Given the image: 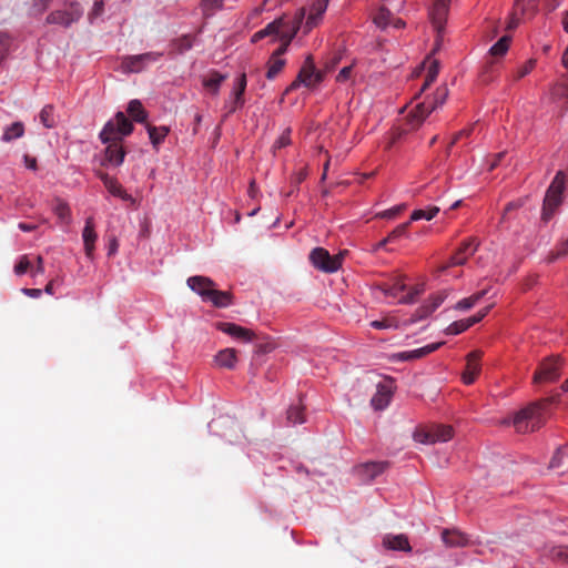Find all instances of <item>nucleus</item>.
<instances>
[{
	"instance_id": "52",
	"label": "nucleus",
	"mask_w": 568,
	"mask_h": 568,
	"mask_svg": "<svg viewBox=\"0 0 568 568\" xmlns=\"http://www.w3.org/2000/svg\"><path fill=\"white\" fill-rule=\"evenodd\" d=\"M31 266V263L27 255H22L19 260V262L14 266V273L17 275L24 274Z\"/></svg>"
},
{
	"instance_id": "55",
	"label": "nucleus",
	"mask_w": 568,
	"mask_h": 568,
	"mask_svg": "<svg viewBox=\"0 0 568 568\" xmlns=\"http://www.w3.org/2000/svg\"><path fill=\"white\" fill-rule=\"evenodd\" d=\"M423 292V287H415L407 295L400 297L399 303L402 304H412L415 301V297Z\"/></svg>"
},
{
	"instance_id": "36",
	"label": "nucleus",
	"mask_w": 568,
	"mask_h": 568,
	"mask_svg": "<svg viewBox=\"0 0 568 568\" xmlns=\"http://www.w3.org/2000/svg\"><path fill=\"white\" fill-rule=\"evenodd\" d=\"M297 32L296 28H288L287 33H283V37H281L278 40H281L282 44L273 52L272 55H276L277 58H281L287 50L290 43L292 42L293 38L295 37Z\"/></svg>"
},
{
	"instance_id": "53",
	"label": "nucleus",
	"mask_w": 568,
	"mask_h": 568,
	"mask_svg": "<svg viewBox=\"0 0 568 568\" xmlns=\"http://www.w3.org/2000/svg\"><path fill=\"white\" fill-rule=\"evenodd\" d=\"M104 11V2L102 0H97L93 4L92 10L89 13V20L92 23L94 19L102 16Z\"/></svg>"
},
{
	"instance_id": "24",
	"label": "nucleus",
	"mask_w": 568,
	"mask_h": 568,
	"mask_svg": "<svg viewBox=\"0 0 568 568\" xmlns=\"http://www.w3.org/2000/svg\"><path fill=\"white\" fill-rule=\"evenodd\" d=\"M443 344L444 342L432 343L417 349L402 352L399 358L403 361L418 359L437 351Z\"/></svg>"
},
{
	"instance_id": "13",
	"label": "nucleus",
	"mask_w": 568,
	"mask_h": 568,
	"mask_svg": "<svg viewBox=\"0 0 568 568\" xmlns=\"http://www.w3.org/2000/svg\"><path fill=\"white\" fill-rule=\"evenodd\" d=\"M216 328L242 342H251L255 337V333L253 331L234 323L220 322L216 324Z\"/></svg>"
},
{
	"instance_id": "56",
	"label": "nucleus",
	"mask_w": 568,
	"mask_h": 568,
	"mask_svg": "<svg viewBox=\"0 0 568 568\" xmlns=\"http://www.w3.org/2000/svg\"><path fill=\"white\" fill-rule=\"evenodd\" d=\"M222 7V0H203V9L206 14Z\"/></svg>"
},
{
	"instance_id": "7",
	"label": "nucleus",
	"mask_w": 568,
	"mask_h": 568,
	"mask_svg": "<svg viewBox=\"0 0 568 568\" xmlns=\"http://www.w3.org/2000/svg\"><path fill=\"white\" fill-rule=\"evenodd\" d=\"M540 406L530 405L519 410L514 417V426L518 433L534 432L539 427L541 420Z\"/></svg>"
},
{
	"instance_id": "41",
	"label": "nucleus",
	"mask_w": 568,
	"mask_h": 568,
	"mask_svg": "<svg viewBox=\"0 0 568 568\" xmlns=\"http://www.w3.org/2000/svg\"><path fill=\"white\" fill-rule=\"evenodd\" d=\"M511 38L509 36L501 37L489 50V53L494 57L504 55L509 48Z\"/></svg>"
},
{
	"instance_id": "31",
	"label": "nucleus",
	"mask_w": 568,
	"mask_h": 568,
	"mask_svg": "<svg viewBox=\"0 0 568 568\" xmlns=\"http://www.w3.org/2000/svg\"><path fill=\"white\" fill-rule=\"evenodd\" d=\"M225 78L226 77L220 72L212 71L206 78H204L203 85L216 94L221 83L225 80Z\"/></svg>"
},
{
	"instance_id": "61",
	"label": "nucleus",
	"mask_w": 568,
	"mask_h": 568,
	"mask_svg": "<svg viewBox=\"0 0 568 568\" xmlns=\"http://www.w3.org/2000/svg\"><path fill=\"white\" fill-rule=\"evenodd\" d=\"M471 130L470 129H466V130H462L459 131L458 133L455 134L453 141L450 142V144L448 145L447 148V154H449L450 152V148L456 144L458 141H460L464 136H468L470 134Z\"/></svg>"
},
{
	"instance_id": "15",
	"label": "nucleus",
	"mask_w": 568,
	"mask_h": 568,
	"mask_svg": "<svg viewBox=\"0 0 568 568\" xmlns=\"http://www.w3.org/2000/svg\"><path fill=\"white\" fill-rule=\"evenodd\" d=\"M97 176L103 182L105 189L113 195L122 199L123 201L133 202V197L118 183L115 178L110 176L105 172L98 171Z\"/></svg>"
},
{
	"instance_id": "33",
	"label": "nucleus",
	"mask_w": 568,
	"mask_h": 568,
	"mask_svg": "<svg viewBox=\"0 0 568 568\" xmlns=\"http://www.w3.org/2000/svg\"><path fill=\"white\" fill-rule=\"evenodd\" d=\"M486 293H487V291L483 290L480 292H477V293L470 295L469 297L460 300L455 305V310L467 311V310L471 308L486 295Z\"/></svg>"
},
{
	"instance_id": "58",
	"label": "nucleus",
	"mask_w": 568,
	"mask_h": 568,
	"mask_svg": "<svg viewBox=\"0 0 568 568\" xmlns=\"http://www.w3.org/2000/svg\"><path fill=\"white\" fill-rule=\"evenodd\" d=\"M352 70H353V67H352V65L344 67V68L338 72V74L336 75V81H337V82H345V81H347V80L351 78Z\"/></svg>"
},
{
	"instance_id": "10",
	"label": "nucleus",
	"mask_w": 568,
	"mask_h": 568,
	"mask_svg": "<svg viewBox=\"0 0 568 568\" xmlns=\"http://www.w3.org/2000/svg\"><path fill=\"white\" fill-rule=\"evenodd\" d=\"M453 437V428L448 425H433L427 429L417 430L414 434L415 440L423 444H435L447 442Z\"/></svg>"
},
{
	"instance_id": "22",
	"label": "nucleus",
	"mask_w": 568,
	"mask_h": 568,
	"mask_svg": "<svg viewBox=\"0 0 568 568\" xmlns=\"http://www.w3.org/2000/svg\"><path fill=\"white\" fill-rule=\"evenodd\" d=\"M392 389L387 384H378L375 395L371 399V404L375 409H384L390 402Z\"/></svg>"
},
{
	"instance_id": "45",
	"label": "nucleus",
	"mask_w": 568,
	"mask_h": 568,
	"mask_svg": "<svg viewBox=\"0 0 568 568\" xmlns=\"http://www.w3.org/2000/svg\"><path fill=\"white\" fill-rule=\"evenodd\" d=\"M469 327H470V324L467 318L459 320V321H455L454 323L448 325L447 328L445 329V333L447 335H457V334L465 332Z\"/></svg>"
},
{
	"instance_id": "28",
	"label": "nucleus",
	"mask_w": 568,
	"mask_h": 568,
	"mask_svg": "<svg viewBox=\"0 0 568 568\" xmlns=\"http://www.w3.org/2000/svg\"><path fill=\"white\" fill-rule=\"evenodd\" d=\"M146 130L154 148H158L164 141L165 136L169 133L168 126H153L151 124H148Z\"/></svg>"
},
{
	"instance_id": "39",
	"label": "nucleus",
	"mask_w": 568,
	"mask_h": 568,
	"mask_svg": "<svg viewBox=\"0 0 568 568\" xmlns=\"http://www.w3.org/2000/svg\"><path fill=\"white\" fill-rule=\"evenodd\" d=\"M53 211L60 220L61 224L69 225L71 223V211L65 202L59 201L55 204Z\"/></svg>"
},
{
	"instance_id": "9",
	"label": "nucleus",
	"mask_w": 568,
	"mask_h": 568,
	"mask_svg": "<svg viewBox=\"0 0 568 568\" xmlns=\"http://www.w3.org/2000/svg\"><path fill=\"white\" fill-rule=\"evenodd\" d=\"M82 13L83 11L78 2H70L65 9L52 11L47 17V23L68 28L79 21Z\"/></svg>"
},
{
	"instance_id": "30",
	"label": "nucleus",
	"mask_w": 568,
	"mask_h": 568,
	"mask_svg": "<svg viewBox=\"0 0 568 568\" xmlns=\"http://www.w3.org/2000/svg\"><path fill=\"white\" fill-rule=\"evenodd\" d=\"M24 134V124L20 121L13 122L6 128L2 141L11 142L12 140L19 139Z\"/></svg>"
},
{
	"instance_id": "40",
	"label": "nucleus",
	"mask_w": 568,
	"mask_h": 568,
	"mask_svg": "<svg viewBox=\"0 0 568 568\" xmlns=\"http://www.w3.org/2000/svg\"><path fill=\"white\" fill-rule=\"evenodd\" d=\"M171 45L178 53H183L192 48L193 37H191L190 34H184L178 39H174Z\"/></svg>"
},
{
	"instance_id": "42",
	"label": "nucleus",
	"mask_w": 568,
	"mask_h": 568,
	"mask_svg": "<svg viewBox=\"0 0 568 568\" xmlns=\"http://www.w3.org/2000/svg\"><path fill=\"white\" fill-rule=\"evenodd\" d=\"M439 212L438 206H430L426 210H415L410 215V221L427 220L430 221Z\"/></svg>"
},
{
	"instance_id": "29",
	"label": "nucleus",
	"mask_w": 568,
	"mask_h": 568,
	"mask_svg": "<svg viewBox=\"0 0 568 568\" xmlns=\"http://www.w3.org/2000/svg\"><path fill=\"white\" fill-rule=\"evenodd\" d=\"M286 61L282 58H277L276 55H271L267 61V72L266 78L268 80H274L285 67Z\"/></svg>"
},
{
	"instance_id": "38",
	"label": "nucleus",
	"mask_w": 568,
	"mask_h": 568,
	"mask_svg": "<svg viewBox=\"0 0 568 568\" xmlns=\"http://www.w3.org/2000/svg\"><path fill=\"white\" fill-rule=\"evenodd\" d=\"M568 255V239L560 241L556 247L549 252L547 262L552 263L558 258H562Z\"/></svg>"
},
{
	"instance_id": "2",
	"label": "nucleus",
	"mask_w": 568,
	"mask_h": 568,
	"mask_svg": "<svg viewBox=\"0 0 568 568\" xmlns=\"http://www.w3.org/2000/svg\"><path fill=\"white\" fill-rule=\"evenodd\" d=\"M186 284L201 296L203 302H209L214 307L225 308L233 303L232 294L227 291L217 290L215 282L210 277L194 275L187 278Z\"/></svg>"
},
{
	"instance_id": "27",
	"label": "nucleus",
	"mask_w": 568,
	"mask_h": 568,
	"mask_svg": "<svg viewBox=\"0 0 568 568\" xmlns=\"http://www.w3.org/2000/svg\"><path fill=\"white\" fill-rule=\"evenodd\" d=\"M128 113L130 116L139 123L146 121L148 114L139 100H131L128 105Z\"/></svg>"
},
{
	"instance_id": "26",
	"label": "nucleus",
	"mask_w": 568,
	"mask_h": 568,
	"mask_svg": "<svg viewBox=\"0 0 568 568\" xmlns=\"http://www.w3.org/2000/svg\"><path fill=\"white\" fill-rule=\"evenodd\" d=\"M328 0H317L311 8L310 13L306 19V27L313 28L318 21L322 19L323 13L327 8Z\"/></svg>"
},
{
	"instance_id": "37",
	"label": "nucleus",
	"mask_w": 568,
	"mask_h": 568,
	"mask_svg": "<svg viewBox=\"0 0 568 568\" xmlns=\"http://www.w3.org/2000/svg\"><path fill=\"white\" fill-rule=\"evenodd\" d=\"M546 554L551 560L568 564V546H551Z\"/></svg>"
},
{
	"instance_id": "48",
	"label": "nucleus",
	"mask_w": 568,
	"mask_h": 568,
	"mask_svg": "<svg viewBox=\"0 0 568 568\" xmlns=\"http://www.w3.org/2000/svg\"><path fill=\"white\" fill-rule=\"evenodd\" d=\"M536 67V60L535 59H529L528 61H526L523 65H520L515 74H514V79L515 80H519L524 77H526L527 74H529L534 68Z\"/></svg>"
},
{
	"instance_id": "62",
	"label": "nucleus",
	"mask_w": 568,
	"mask_h": 568,
	"mask_svg": "<svg viewBox=\"0 0 568 568\" xmlns=\"http://www.w3.org/2000/svg\"><path fill=\"white\" fill-rule=\"evenodd\" d=\"M402 211L400 206H396L379 213L377 216L383 219H393Z\"/></svg>"
},
{
	"instance_id": "51",
	"label": "nucleus",
	"mask_w": 568,
	"mask_h": 568,
	"mask_svg": "<svg viewBox=\"0 0 568 568\" xmlns=\"http://www.w3.org/2000/svg\"><path fill=\"white\" fill-rule=\"evenodd\" d=\"M539 0H525L521 2V6L519 8H516V10H519L521 14H526L529 10H531V14H535L537 12Z\"/></svg>"
},
{
	"instance_id": "25",
	"label": "nucleus",
	"mask_w": 568,
	"mask_h": 568,
	"mask_svg": "<svg viewBox=\"0 0 568 568\" xmlns=\"http://www.w3.org/2000/svg\"><path fill=\"white\" fill-rule=\"evenodd\" d=\"M246 83H247L246 74L242 73L236 79V84H235V88H234V91H233L234 100H233V103L231 105L230 112H234L239 108L243 106V104H244L243 95H244V92H245V89H246Z\"/></svg>"
},
{
	"instance_id": "57",
	"label": "nucleus",
	"mask_w": 568,
	"mask_h": 568,
	"mask_svg": "<svg viewBox=\"0 0 568 568\" xmlns=\"http://www.w3.org/2000/svg\"><path fill=\"white\" fill-rule=\"evenodd\" d=\"M490 308H491V306H487V307L480 310L477 314L468 317L467 320H468L470 326L475 325L476 323H479L488 314Z\"/></svg>"
},
{
	"instance_id": "17",
	"label": "nucleus",
	"mask_w": 568,
	"mask_h": 568,
	"mask_svg": "<svg viewBox=\"0 0 568 568\" xmlns=\"http://www.w3.org/2000/svg\"><path fill=\"white\" fill-rule=\"evenodd\" d=\"M297 26L292 21H287L285 18H278L270 22L265 28L262 29L265 37H273L274 40L283 37V33H287L288 28H296Z\"/></svg>"
},
{
	"instance_id": "54",
	"label": "nucleus",
	"mask_w": 568,
	"mask_h": 568,
	"mask_svg": "<svg viewBox=\"0 0 568 568\" xmlns=\"http://www.w3.org/2000/svg\"><path fill=\"white\" fill-rule=\"evenodd\" d=\"M52 0H33L31 6L32 14H40L47 10Z\"/></svg>"
},
{
	"instance_id": "20",
	"label": "nucleus",
	"mask_w": 568,
	"mask_h": 568,
	"mask_svg": "<svg viewBox=\"0 0 568 568\" xmlns=\"http://www.w3.org/2000/svg\"><path fill=\"white\" fill-rule=\"evenodd\" d=\"M383 545H384V547H386L387 549H390V550H400V551H406V552L412 551V547L409 545L408 538L403 534L395 535V536L386 535L383 538Z\"/></svg>"
},
{
	"instance_id": "59",
	"label": "nucleus",
	"mask_w": 568,
	"mask_h": 568,
	"mask_svg": "<svg viewBox=\"0 0 568 568\" xmlns=\"http://www.w3.org/2000/svg\"><path fill=\"white\" fill-rule=\"evenodd\" d=\"M446 297H447V294L445 292H440V293L433 295L429 298V302L437 310L443 304V302L445 301Z\"/></svg>"
},
{
	"instance_id": "1",
	"label": "nucleus",
	"mask_w": 568,
	"mask_h": 568,
	"mask_svg": "<svg viewBox=\"0 0 568 568\" xmlns=\"http://www.w3.org/2000/svg\"><path fill=\"white\" fill-rule=\"evenodd\" d=\"M132 131L133 124L123 112H118L114 119L105 123L99 135L101 142L106 144L102 165L119 168L123 163L126 152L122 145V139Z\"/></svg>"
},
{
	"instance_id": "5",
	"label": "nucleus",
	"mask_w": 568,
	"mask_h": 568,
	"mask_svg": "<svg viewBox=\"0 0 568 568\" xmlns=\"http://www.w3.org/2000/svg\"><path fill=\"white\" fill-rule=\"evenodd\" d=\"M324 79V71L316 70L313 55H307L296 79L287 87L286 93L296 90L300 85L308 89L315 88Z\"/></svg>"
},
{
	"instance_id": "47",
	"label": "nucleus",
	"mask_w": 568,
	"mask_h": 568,
	"mask_svg": "<svg viewBox=\"0 0 568 568\" xmlns=\"http://www.w3.org/2000/svg\"><path fill=\"white\" fill-rule=\"evenodd\" d=\"M435 311H436V308L428 301L427 303H425L424 305H422L420 307H418L416 310V312L414 314V317H413V322H417V321L424 320V318L429 316Z\"/></svg>"
},
{
	"instance_id": "6",
	"label": "nucleus",
	"mask_w": 568,
	"mask_h": 568,
	"mask_svg": "<svg viewBox=\"0 0 568 568\" xmlns=\"http://www.w3.org/2000/svg\"><path fill=\"white\" fill-rule=\"evenodd\" d=\"M562 359L559 355H552L542 359L532 376L534 384L552 383L560 377Z\"/></svg>"
},
{
	"instance_id": "46",
	"label": "nucleus",
	"mask_w": 568,
	"mask_h": 568,
	"mask_svg": "<svg viewBox=\"0 0 568 568\" xmlns=\"http://www.w3.org/2000/svg\"><path fill=\"white\" fill-rule=\"evenodd\" d=\"M371 326L375 329H390L398 327V321L394 317H385L371 322Z\"/></svg>"
},
{
	"instance_id": "11",
	"label": "nucleus",
	"mask_w": 568,
	"mask_h": 568,
	"mask_svg": "<svg viewBox=\"0 0 568 568\" xmlns=\"http://www.w3.org/2000/svg\"><path fill=\"white\" fill-rule=\"evenodd\" d=\"M162 55L161 52L126 55L122 59L121 69L124 73H138L141 72L146 64L156 62Z\"/></svg>"
},
{
	"instance_id": "4",
	"label": "nucleus",
	"mask_w": 568,
	"mask_h": 568,
	"mask_svg": "<svg viewBox=\"0 0 568 568\" xmlns=\"http://www.w3.org/2000/svg\"><path fill=\"white\" fill-rule=\"evenodd\" d=\"M566 176L562 171H558L551 181L544 200L542 219L548 221L554 211L560 205L562 201V193L565 190Z\"/></svg>"
},
{
	"instance_id": "60",
	"label": "nucleus",
	"mask_w": 568,
	"mask_h": 568,
	"mask_svg": "<svg viewBox=\"0 0 568 568\" xmlns=\"http://www.w3.org/2000/svg\"><path fill=\"white\" fill-rule=\"evenodd\" d=\"M521 206V202L520 201H514V202H509L505 209H504V213H503V217H501V221H505L507 215L515 211V210H518L519 207Z\"/></svg>"
},
{
	"instance_id": "18",
	"label": "nucleus",
	"mask_w": 568,
	"mask_h": 568,
	"mask_svg": "<svg viewBox=\"0 0 568 568\" xmlns=\"http://www.w3.org/2000/svg\"><path fill=\"white\" fill-rule=\"evenodd\" d=\"M82 239L87 257L93 258L94 244L98 239V235L94 231L93 217L91 216L85 220V225L82 231Z\"/></svg>"
},
{
	"instance_id": "3",
	"label": "nucleus",
	"mask_w": 568,
	"mask_h": 568,
	"mask_svg": "<svg viewBox=\"0 0 568 568\" xmlns=\"http://www.w3.org/2000/svg\"><path fill=\"white\" fill-rule=\"evenodd\" d=\"M448 88L446 85H440L437 88L434 93L432 102H422L418 103L415 109H413L406 120L409 129L414 130L420 126V124L425 121V119L437 108L442 106L447 98H448Z\"/></svg>"
},
{
	"instance_id": "44",
	"label": "nucleus",
	"mask_w": 568,
	"mask_h": 568,
	"mask_svg": "<svg viewBox=\"0 0 568 568\" xmlns=\"http://www.w3.org/2000/svg\"><path fill=\"white\" fill-rule=\"evenodd\" d=\"M439 72V67L437 61H433L428 67L427 74L424 81L423 87L419 90V93L424 92L437 78Z\"/></svg>"
},
{
	"instance_id": "23",
	"label": "nucleus",
	"mask_w": 568,
	"mask_h": 568,
	"mask_svg": "<svg viewBox=\"0 0 568 568\" xmlns=\"http://www.w3.org/2000/svg\"><path fill=\"white\" fill-rule=\"evenodd\" d=\"M236 353L234 348H224L215 355L214 362L221 368L233 369L237 363Z\"/></svg>"
},
{
	"instance_id": "63",
	"label": "nucleus",
	"mask_w": 568,
	"mask_h": 568,
	"mask_svg": "<svg viewBox=\"0 0 568 568\" xmlns=\"http://www.w3.org/2000/svg\"><path fill=\"white\" fill-rule=\"evenodd\" d=\"M119 242L115 236L109 239L108 254L114 255L118 252Z\"/></svg>"
},
{
	"instance_id": "21",
	"label": "nucleus",
	"mask_w": 568,
	"mask_h": 568,
	"mask_svg": "<svg viewBox=\"0 0 568 568\" xmlns=\"http://www.w3.org/2000/svg\"><path fill=\"white\" fill-rule=\"evenodd\" d=\"M448 2L449 0H436L434 2L433 9L430 11V17L433 24L437 29V31H440L445 22L446 14L448 11Z\"/></svg>"
},
{
	"instance_id": "35",
	"label": "nucleus",
	"mask_w": 568,
	"mask_h": 568,
	"mask_svg": "<svg viewBox=\"0 0 568 568\" xmlns=\"http://www.w3.org/2000/svg\"><path fill=\"white\" fill-rule=\"evenodd\" d=\"M286 419L291 425L303 424L305 422L304 407L301 404L290 406Z\"/></svg>"
},
{
	"instance_id": "12",
	"label": "nucleus",
	"mask_w": 568,
	"mask_h": 568,
	"mask_svg": "<svg viewBox=\"0 0 568 568\" xmlns=\"http://www.w3.org/2000/svg\"><path fill=\"white\" fill-rule=\"evenodd\" d=\"M478 243L474 239H469L460 245L457 252L450 257L447 265L443 266L440 271H445L449 266L464 265L469 256L477 251Z\"/></svg>"
},
{
	"instance_id": "16",
	"label": "nucleus",
	"mask_w": 568,
	"mask_h": 568,
	"mask_svg": "<svg viewBox=\"0 0 568 568\" xmlns=\"http://www.w3.org/2000/svg\"><path fill=\"white\" fill-rule=\"evenodd\" d=\"M388 466V462H367L357 467V473L364 480H373L382 475Z\"/></svg>"
},
{
	"instance_id": "64",
	"label": "nucleus",
	"mask_w": 568,
	"mask_h": 568,
	"mask_svg": "<svg viewBox=\"0 0 568 568\" xmlns=\"http://www.w3.org/2000/svg\"><path fill=\"white\" fill-rule=\"evenodd\" d=\"M339 60H341V55L335 54L329 61L326 62L325 71L326 72L332 71L338 64Z\"/></svg>"
},
{
	"instance_id": "8",
	"label": "nucleus",
	"mask_w": 568,
	"mask_h": 568,
	"mask_svg": "<svg viewBox=\"0 0 568 568\" xmlns=\"http://www.w3.org/2000/svg\"><path fill=\"white\" fill-rule=\"evenodd\" d=\"M310 260L316 268L334 273L342 266L343 253L332 256L327 250L316 247L311 252Z\"/></svg>"
},
{
	"instance_id": "32",
	"label": "nucleus",
	"mask_w": 568,
	"mask_h": 568,
	"mask_svg": "<svg viewBox=\"0 0 568 568\" xmlns=\"http://www.w3.org/2000/svg\"><path fill=\"white\" fill-rule=\"evenodd\" d=\"M385 296L397 297L400 292L406 290L405 283L397 278L393 285L382 284L376 287Z\"/></svg>"
},
{
	"instance_id": "14",
	"label": "nucleus",
	"mask_w": 568,
	"mask_h": 568,
	"mask_svg": "<svg viewBox=\"0 0 568 568\" xmlns=\"http://www.w3.org/2000/svg\"><path fill=\"white\" fill-rule=\"evenodd\" d=\"M483 356L481 351H473L467 355L466 369L463 373V381L465 384L470 385L475 382L477 375L480 372V358Z\"/></svg>"
},
{
	"instance_id": "49",
	"label": "nucleus",
	"mask_w": 568,
	"mask_h": 568,
	"mask_svg": "<svg viewBox=\"0 0 568 568\" xmlns=\"http://www.w3.org/2000/svg\"><path fill=\"white\" fill-rule=\"evenodd\" d=\"M409 226V222L403 223L398 226H396L387 236L386 241H389L390 243L395 242L396 240L405 236L407 234Z\"/></svg>"
},
{
	"instance_id": "50",
	"label": "nucleus",
	"mask_w": 568,
	"mask_h": 568,
	"mask_svg": "<svg viewBox=\"0 0 568 568\" xmlns=\"http://www.w3.org/2000/svg\"><path fill=\"white\" fill-rule=\"evenodd\" d=\"M291 129L287 128L283 131V133L278 136V139L275 141L273 148L282 149L291 144Z\"/></svg>"
},
{
	"instance_id": "43",
	"label": "nucleus",
	"mask_w": 568,
	"mask_h": 568,
	"mask_svg": "<svg viewBox=\"0 0 568 568\" xmlns=\"http://www.w3.org/2000/svg\"><path fill=\"white\" fill-rule=\"evenodd\" d=\"M393 19L392 12L386 8H381L374 18V22L379 28H386L390 26Z\"/></svg>"
},
{
	"instance_id": "34",
	"label": "nucleus",
	"mask_w": 568,
	"mask_h": 568,
	"mask_svg": "<svg viewBox=\"0 0 568 568\" xmlns=\"http://www.w3.org/2000/svg\"><path fill=\"white\" fill-rule=\"evenodd\" d=\"M39 118L43 126L48 129L54 128L57 124L54 108L52 104L44 105L39 114Z\"/></svg>"
},
{
	"instance_id": "19",
	"label": "nucleus",
	"mask_w": 568,
	"mask_h": 568,
	"mask_svg": "<svg viewBox=\"0 0 568 568\" xmlns=\"http://www.w3.org/2000/svg\"><path fill=\"white\" fill-rule=\"evenodd\" d=\"M442 539L448 547H465L469 544V538L457 529H444Z\"/></svg>"
}]
</instances>
